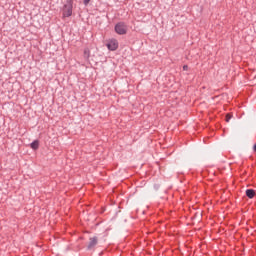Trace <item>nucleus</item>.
I'll list each match as a JSON object with an SVG mask.
<instances>
[{
    "mask_svg": "<svg viewBox=\"0 0 256 256\" xmlns=\"http://www.w3.org/2000/svg\"><path fill=\"white\" fill-rule=\"evenodd\" d=\"M115 32L118 35H125L127 33V25H125V23H123V22L116 24Z\"/></svg>",
    "mask_w": 256,
    "mask_h": 256,
    "instance_id": "obj_1",
    "label": "nucleus"
},
{
    "mask_svg": "<svg viewBox=\"0 0 256 256\" xmlns=\"http://www.w3.org/2000/svg\"><path fill=\"white\" fill-rule=\"evenodd\" d=\"M106 47L109 51H117V49H119V42L115 39L109 40Z\"/></svg>",
    "mask_w": 256,
    "mask_h": 256,
    "instance_id": "obj_2",
    "label": "nucleus"
},
{
    "mask_svg": "<svg viewBox=\"0 0 256 256\" xmlns=\"http://www.w3.org/2000/svg\"><path fill=\"white\" fill-rule=\"evenodd\" d=\"M73 15V5L68 3L64 6V17H71Z\"/></svg>",
    "mask_w": 256,
    "mask_h": 256,
    "instance_id": "obj_3",
    "label": "nucleus"
},
{
    "mask_svg": "<svg viewBox=\"0 0 256 256\" xmlns=\"http://www.w3.org/2000/svg\"><path fill=\"white\" fill-rule=\"evenodd\" d=\"M97 243H98L97 237L90 238L88 246H87L88 249H93V247H95V245H97Z\"/></svg>",
    "mask_w": 256,
    "mask_h": 256,
    "instance_id": "obj_4",
    "label": "nucleus"
},
{
    "mask_svg": "<svg viewBox=\"0 0 256 256\" xmlns=\"http://www.w3.org/2000/svg\"><path fill=\"white\" fill-rule=\"evenodd\" d=\"M246 196H247L249 199H253V197H255V190H253V189H247V190H246Z\"/></svg>",
    "mask_w": 256,
    "mask_h": 256,
    "instance_id": "obj_5",
    "label": "nucleus"
},
{
    "mask_svg": "<svg viewBox=\"0 0 256 256\" xmlns=\"http://www.w3.org/2000/svg\"><path fill=\"white\" fill-rule=\"evenodd\" d=\"M31 149H34V151H36V149H39V141L35 140L34 142H32L30 144Z\"/></svg>",
    "mask_w": 256,
    "mask_h": 256,
    "instance_id": "obj_6",
    "label": "nucleus"
},
{
    "mask_svg": "<svg viewBox=\"0 0 256 256\" xmlns=\"http://www.w3.org/2000/svg\"><path fill=\"white\" fill-rule=\"evenodd\" d=\"M90 55H91V54H89V49H85V50H84V58H85V59H89Z\"/></svg>",
    "mask_w": 256,
    "mask_h": 256,
    "instance_id": "obj_7",
    "label": "nucleus"
},
{
    "mask_svg": "<svg viewBox=\"0 0 256 256\" xmlns=\"http://www.w3.org/2000/svg\"><path fill=\"white\" fill-rule=\"evenodd\" d=\"M231 121V114L226 115V122L229 123Z\"/></svg>",
    "mask_w": 256,
    "mask_h": 256,
    "instance_id": "obj_8",
    "label": "nucleus"
},
{
    "mask_svg": "<svg viewBox=\"0 0 256 256\" xmlns=\"http://www.w3.org/2000/svg\"><path fill=\"white\" fill-rule=\"evenodd\" d=\"M187 69H189V66L184 65V66H183V70H184V71H187Z\"/></svg>",
    "mask_w": 256,
    "mask_h": 256,
    "instance_id": "obj_9",
    "label": "nucleus"
},
{
    "mask_svg": "<svg viewBox=\"0 0 256 256\" xmlns=\"http://www.w3.org/2000/svg\"><path fill=\"white\" fill-rule=\"evenodd\" d=\"M89 1L91 0H84V5H89Z\"/></svg>",
    "mask_w": 256,
    "mask_h": 256,
    "instance_id": "obj_10",
    "label": "nucleus"
},
{
    "mask_svg": "<svg viewBox=\"0 0 256 256\" xmlns=\"http://www.w3.org/2000/svg\"><path fill=\"white\" fill-rule=\"evenodd\" d=\"M253 151L256 152V144H254V146H253Z\"/></svg>",
    "mask_w": 256,
    "mask_h": 256,
    "instance_id": "obj_11",
    "label": "nucleus"
}]
</instances>
